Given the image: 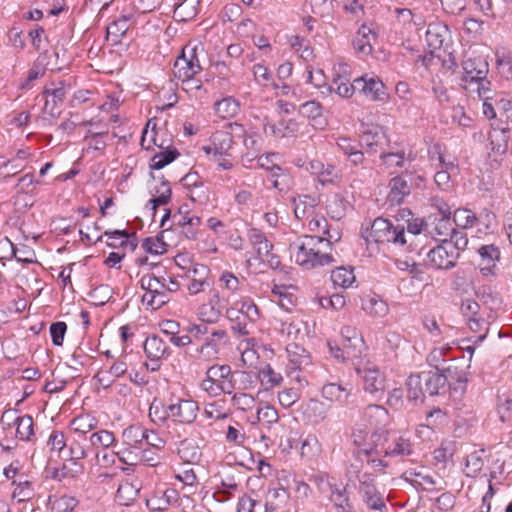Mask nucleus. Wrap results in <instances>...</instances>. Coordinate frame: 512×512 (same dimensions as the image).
I'll list each match as a JSON object with an SVG mask.
<instances>
[{"label": "nucleus", "mask_w": 512, "mask_h": 512, "mask_svg": "<svg viewBox=\"0 0 512 512\" xmlns=\"http://www.w3.org/2000/svg\"><path fill=\"white\" fill-rule=\"evenodd\" d=\"M352 440L357 449L354 452L359 462L366 463L375 472L384 473L388 467L386 457L409 456L413 446L403 435H390L387 430L374 431L369 436L363 429H355Z\"/></svg>", "instance_id": "nucleus-1"}, {"label": "nucleus", "mask_w": 512, "mask_h": 512, "mask_svg": "<svg viewBox=\"0 0 512 512\" xmlns=\"http://www.w3.org/2000/svg\"><path fill=\"white\" fill-rule=\"evenodd\" d=\"M291 257L305 269L324 266L334 261L327 252V242L320 235H305L290 244Z\"/></svg>", "instance_id": "nucleus-2"}, {"label": "nucleus", "mask_w": 512, "mask_h": 512, "mask_svg": "<svg viewBox=\"0 0 512 512\" xmlns=\"http://www.w3.org/2000/svg\"><path fill=\"white\" fill-rule=\"evenodd\" d=\"M365 240L368 246L375 244L378 250L381 247L393 246L402 250H407L408 240L405 234L404 226L400 224H393L390 220L378 217L371 224L370 229L367 231Z\"/></svg>", "instance_id": "nucleus-3"}, {"label": "nucleus", "mask_w": 512, "mask_h": 512, "mask_svg": "<svg viewBox=\"0 0 512 512\" xmlns=\"http://www.w3.org/2000/svg\"><path fill=\"white\" fill-rule=\"evenodd\" d=\"M351 464L348 470L349 482L357 489L363 503L368 509L383 511L386 509L384 493L379 491L375 484L376 475L363 470V464Z\"/></svg>", "instance_id": "nucleus-4"}, {"label": "nucleus", "mask_w": 512, "mask_h": 512, "mask_svg": "<svg viewBox=\"0 0 512 512\" xmlns=\"http://www.w3.org/2000/svg\"><path fill=\"white\" fill-rule=\"evenodd\" d=\"M182 389L179 384L169 387V398L165 397V418H172L177 423H192L198 411V405L195 401L184 399L177 395Z\"/></svg>", "instance_id": "nucleus-5"}, {"label": "nucleus", "mask_w": 512, "mask_h": 512, "mask_svg": "<svg viewBox=\"0 0 512 512\" xmlns=\"http://www.w3.org/2000/svg\"><path fill=\"white\" fill-rule=\"evenodd\" d=\"M288 363L286 365L287 376L301 386L308 384L303 371L311 364L310 354L296 343L288 344L286 347Z\"/></svg>", "instance_id": "nucleus-6"}, {"label": "nucleus", "mask_w": 512, "mask_h": 512, "mask_svg": "<svg viewBox=\"0 0 512 512\" xmlns=\"http://www.w3.org/2000/svg\"><path fill=\"white\" fill-rule=\"evenodd\" d=\"M248 239L257 258L267 267L277 269L280 264V258L273 252V244L268 240L266 235L257 228H251L248 231Z\"/></svg>", "instance_id": "nucleus-7"}, {"label": "nucleus", "mask_w": 512, "mask_h": 512, "mask_svg": "<svg viewBox=\"0 0 512 512\" xmlns=\"http://www.w3.org/2000/svg\"><path fill=\"white\" fill-rule=\"evenodd\" d=\"M196 52L197 47L189 49L188 55L186 49H183L182 54L178 56L174 62L173 74L182 82L191 80L202 70Z\"/></svg>", "instance_id": "nucleus-8"}, {"label": "nucleus", "mask_w": 512, "mask_h": 512, "mask_svg": "<svg viewBox=\"0 0 512 512\" xmlns=\"http://www.w3.org/2000/svg\"><path fill=\"white\" fill-rule=\"evenodd\" d=\"M233 136L228 131H216L209 142L202 146L203 152L210 160H216L219 156H232Z\"/></svg>", "instance_id": "nucleus-9"}, {"label": "nucleus", "mask_w": 512, "mask_h": 512, "mask_svg": "<svg viewBox=\"0 0 512 512\" xmlns=\"http://www.w3.org/2000/svg\"><path fill=\"white\" fill-rule=\"evenodd\" d=\"M141 288L144 290L141 302L145 310L155 312L160 308V278L154 273L141 277Z\"/></svg>", "instance_id": "nucleus-10"}, {"label": "nucleus", "mask_w": 512, "mask_h": 512, "mask_svg": "<svg viewBox=\"0 0 512 512\" xmlns=\"http://www.w3.org/2000/svg\"><path fill=\"white\" fill-rule=\"evenodd\" d=\"M355 370L362 377L364 391L376 399L382 398L385 391L384 374L375 366L364 367L363 369L355 367Z\"/></svg>", "instance_id": "nucleus-11"}, {"label": "nucleus", "mask_w": 512, "mask_h": 512, "mask_svg": "<svg viewBox=\"0 0 512 512\" xmlns=\"http://www.w3.org/2000/svg\"><path fill=\"white\" fill-rule=\"evenodd\" d=\"M428 263L435 269H451L458 260L456 250L450 243L441 244L429 250L427 253Z\"/></svg>", "instance_id": "nucleus-12"}, {"label": "nucleus", "mask_w": 512, "mask_h": 512, "mask_svg": "<svg viewBox=\"0 0 512 512\" xmlns=\"http://www.w3.org/2000/svg\"><path fill=\"white\" fill-rule=\"evenodd\" d=\"M222 299L219 291L211 290L207 302L197 308L198 319L205 324H216L222 316Z\"/></svg>", "instance_id": "nucleus-13"}, {"label": "nucleus", "mask_w": 512, "mask_h": 512, "mask_svg": "<svg viewBox=\"0 0 512 512\" xmlns=\"http://www.w3.org/2000/svg\"><path fill=\"white\" fill-rule=\"evenodd\" d=\"M463 86L469 87L471 84H476V81L483 80L487 77L489 66L488 62L483 57L468 58L463 61Z\"/></svg>", "instance_id": "nucleus-14"}, {"label": "nucleus", "mask_w": 512, "mask_h": 512, "mask_svg": "<svg viewBox=\"0 0 512 512\" xmlns=\"http://www.w3.org/2000/svg\"><path fill=\"white\" fill-rule=\"evenodd\" d=\"M357 89L372 101H384L387 97L383 82L375 76L364 75L354 79Z\"/></svg>", "instance_id": "nucleus-15"}, {"label": "nucleus", "mask_w": 512, "mask_h": 512, "mask_svg": "<svg viewBox=\"0 0 512 512\" xmlns=\"http://www.w3.org/2000/svg\"><path fill=\"white\" fill-rule=\"evenodd\" d=\"M2 423L8 427L16 426V436L28 441L34 434L33 418L30 415L17 416L16 412L8 411L2 416Z\"/></svg>", "instance_id": "nucleus-16"}, {"label": "nucleus", "mask_w": 512, "mask_h": 512, "mask_svg": "<svg viewBox=\"0 0 512 512\" xmlns=\"http://www.w3.org/2000/svg\"><path fill=\"white\" fill-rule=\"evenodd\" d=\"M206 376L216 382L225 394H231L236 389L237 380L229 365H212L206 371Z\"/></svg>", "instance_id": "nucleus-17"}, {"label": "nucleus", "mask_w": 512, "mask_h": 512, "mask_svg": "<svg viewBox=\"0 0 512 512\" xmlns=\"http://www.w3.org/2000/svg\"><path fill=\"white\" fill-rule=\"evenodd\" d=\"M275 437L278 439L279 448L284 452H289L298 446L301 435L298 429L290 423H280L275 428Z\"/></svg>", "instance_id": "nucleus-18"}, {"label": "nucleus", "mask_w": 512, "mask_h": 512, "mask_svg": "<svg viewBox=\"0 0 512 512\" xmlns=\"http://www.w3.org/2000/svg\"><path fill=\"white\" fill-rule=\"evenodd\" d=\"M353 387L350 384L327 383L322 387L321 394L326 400L345 405L352 395Z\"/></svg>", "instance_id": "nucleus-19"}, {"label": "nucleus", "mask_w": 512, "mask_h": 512, "mask_svg": "<svg viewBox=\"0 0 512 512\" xmlns=\"http://www.w3.org/2000/svg\"><path fill=\"white\" fill-rule=\"evenodd\" d=\"M303 419L312 425H317L327 418L328 407L317 399H310L301 407Z\"/></svg>", "instance_id": "nucleus-20"}, {"label": "nucleus", "mask_w": 512, "mask_h": 512, "mask_svg": "<svg viewBox=\"0 0 512 512\" xmlns=\"http://www.w3.org/2000/svg\"><path fill=\"white\" fill-rule=\"evenodd\" d=\"M376 41V33L367 25H361L353 39L354 50L358 54L370 55L373 51V43Z\"/></svg>", "instance_id": "nucleus-21"}, {"label": "nucleus", "mask_w": 512, "mask_h": 512, "mask_svg": "<svg viewBox=\"0 0 512 512\" xmlns=\"http://www.w3.org/2000/svg\"><path fill=\"white\" fill-rule=\"evenodd\" d=\"M435 153L437 154V159L439 161V166L441 167L434 176L435 184L442 190H448L451 187V172L456 169V166L451 161H446L441 154L440 146H434Z\"/></svg>", "instance_id": "nucleus-22"}, {"label": "nucleus", "mask_w": 512, "mask_h": 512, "mask_svg": "<svg viewBox=\"0 0 512 512\" xmlns=\"http://www.w3.org/2000/svg\"><path fill=\"white\" fill-rule=\"evenodd\" d=\"M386 140L383 129L377 125L368 126L360 136V146L369 152H377Z\"/></svg>", "instance_id": "nucleus-23"}, {"label": "nucleus", "mask_w": 512, "mask_h": 512, "mask_svg": "<svg viewBox=\"0 0 512 512\" xmlns=\"http://www.w3.org/2000/svg\"><path fill=\"white\" fill-rule=\"evenodd\" d=\"M481 258L480 270L485 276L493 274L496 263L500 260V250L494 244L483 245L478 249Z\"/></svg>", "instance_id": "nucleus-24"}, {"label": "nucleus", "mask_w": 512, "mask_h": 512, "mask_svg": "<svg viewBox=\"0 0 512 512\" xmlns=\"http://www.w3.org/2000/svg\"><path fill=\"white\" fill-rule=\"evenodd\" d=\"M227 332L223 329H217L211 332L210 337L200 348V354L207 359L215 358L222 345L227 342Z\"/></svg>", "instance_id": "nucleus-25"}, {"label": "nucleus", "mask_w": 512, "mask_h": 512, "mask_svg": "<svg viewBox=\"0 0 512 512\" xmlns=\"http://www.w3.org/2000/svg\"><path fill=\"white\" fill-rule=\"evenodd\" d=\"M126 371L127 364L123 361H116L109 369L99 370L94 376V379L103 388H109L114 383V381L118 377L124 375Z\"/></svg>", "instance_id": "nucleus-26"}, {"label": "nucleus", "mask_w": 512, "mask_h": 512, "mask_svg": "<svg viewBox=\"0 0 512 512\" xmlns=\"http://www.w3.org/2000/svg\"><path fill=\"white\" fill-rule=\"evenodd\" d=\"M389 187V200L391 203L395 204H401L405 197L410 195L412 192L408 183V179L404 173L400 176L392 178L390 180Z\"/></svg>", "instance_id": "nucleus-27"}, {"label": "nucleus", "mask_w": 512, "mask_h": 512, "mask_svg": "<svg viewBox=\"0 0 512 512\" xmlns=\"http://www.w3.org/2000/svg\"><path fill=\"white\" fill-rule=\"evenodd\" d=\"M364 416L370 425L377 428L376 431L385 430L384 428L390 422L387 409L381 405H369L365 409Z\"/></svg>", "instance_id": "nucleus-28"}, {"label": "nucleus", "mask_w": 512, "mask_h": 512, "mask_svg": "<svg viewBox=\"0 0 512 512\" xmlns=\"http://www.w3.org/2000/svg\"><path fill=\"white\" fill-rule=\"evenodd\" d=\"M179 324L174 320H162V335L168 338V341L177 347H184L192 342L191 336H178Z\"/></svg>", "instance_id": "nucleus-29"}, {"label": "nucleus", "mask_w": 512, "mask_h": 512, "mask_svg": "<svg viewBox=\"0 0 512 512\" xmlns=\"http://www.w3.org/2000/svg\"><path fill=\"white\" fill-rule=\"evenodd\" d=\"M316 198L309 195H299L292 199L295 217L299 220L309 218L316 206Z\"/></svg>", "instance_id": "nucleus-30"}, {"label": "nucleus", "mask_w": 512, "mask_h": 512, "mask_svg": "<svg viewBox=\"0 0 512 512\" xmlns=\"http://www.w3.org/2000/svg\"><path fill=\"white\" fill-rule=\"evenodd\" d=\"M448 30L445 25L440 23L430 24L426 31V41L431 51L434 52L442 48Z\"/></svg>", "instance_id": "nucleus-31"}, {"label": "nucleus", "mask_w": 512, "mask_h": 512, "mask_svg": "<svg viewBox=\"0 0 512 512\" xmlns=\"http://www.w3.org/2000/svg\"><path fill=\"white\" fill-rule=\"evenodd\" d=\"M474 2L486 16L504 18L509 12V7L502 0H474Z\"/></svg>", "instance_id": "nucleus-32"}, {"label": "nucleus", "mask_w": 512, "mask_h": 512, "mask_svg": "<svg viewBox=\"0 0 512 512\" xmlns=\"http://www.w3.org/2000/svg\"><path fill=\"white\" fill-rule=\"evenodd\" d=\"M422 378L425 394L427 393L430 396L438 394L440 388L444 387L447 381V377L439 370L422 372Z\"/></svg>", "instance_id": "nucleus-33"}, {"label": "nucleus", "mask_w": 512, "mask_h": 512, "mask_svg": "<svg viewBox=\"0 0 512 512\" xmlns=\"http://www.w3.org/2000/svg\"><path fill=\"white\" fill-rule=\"evenodd\" d=\"M140 486L139 482L125 480L118 486L116 497L120 504L129 505L130 502L134 501L139 493Z\"/></svg>", "instance_id": "nucleus-34"}, {"label": "nucleus", "mask_w": 512, "mask_h": 512, "mask_svg": "<svg viewBox=\"0 0 512 512\" xmlns=\"http://www.w3.org/2000/svg\"><path fill=\"white\" fill-rule=\"evenodd\" d=\"M157 126V117H152L148 120L145 128L143 129L140 144L144 150L151 151L155 146H158L156 143L158 136Z\"/></svg>", "instance_id": "nucleus-35"}, {"label": "nucleus", "mask_w": 512, "mask_h": 512, "mask_svg": "<svg viewBox=\"0 0 512 512\" xmlns=\"http://www.w3.org/2000/svg\"><path fill=\"white\" fill-rule=\"evenodd\" d=\"M129 21V17L122 16L112 22L107 27V39L110 40L114 45L120 43L121 38L126 34L130 27Z\"/></svg>", "instance_id": "nucleus-36"}, {"label": "nucleus", "mask_w": 512, "mask_h": 512, "mask_svg": "<svg viewBox=\"0 0 512 512\" xmlns=\"http://www.w3.org/2000/svg\"><path fill=\"white\" fill-rule=\"evenodd\" d=\"M422 373L412 374L406 381L407 398L410 401L422 400L425 395Z\"/></svg>", "instance_id": "nucleus-37"}, {"label": "nucleus", "mask_w": 512, "mask_h": 512, "mask_svg": "<svg viewBox=\"0 0 512 512\" xmlns=\"http://www.w3.org/2000/svg\"><path fill=\"white\" fill-rule=\"evenodd\" d=\"M226 317L231 322H234V324L232 325V329L234 332L240 335H249L252 333L251 328L253 323H250L247 320V318L239 315L238 310L234 309L233 307L228 308L226 310Z\"/></svg>", "instance_id": "nucleus-38"}, {"label": "nucleus", "mask_w": 512, "mask_h": 512, "mask_svg": "<svg viewBox=\"0 0 512 512\" xmlns=\"http://www.w3.org/2000/svg\"><path fill=\"white\" fill-rule=\"evenodd\" d=\"M463 316L469 320V326L472 330L476 331L480 326V318L477 317L480 310V305L473 299H464L460 307Z\"/></svg>", "instance_id": "nucleus-39"}, {"label": "nucleus", "mask_w": 512, "mask_h": 512, "mask_svg": "<svg viewBox=\"0 0 512 512\" xmlns=\"http://www.w3.org/2000/svg\"><path fill=\"white\" fill-rule=\"evenodd\" d=\"M234 309L239 311V315L247 318L250 323H255L260 317V312L256 304L250 298H242L235 303Z\"/></svg>", "instance_id": "nucleus-40"}, {"label": "nucleus", "mask_w": 512, "mask_h": 512, "mask_svg": "<svg viewBox=\"0 0 512 512\" xmlns=\"http://www.w3.org/2000/svg\"><path fill=\"white\" fill-rule=\"evenodd\" d=\"M437 231L438 235H448V231H450V239H444L443 242L450 243L456 250V255L459 258L460 252L463 251L468 244V238L466 234L449 227L448 230H445V232L441 231L440 229H438Z\"/></svg>", "instance_id": "nucleus-41"}, {"label": "nucleus", "mask_w": 512, "mask_h": 512, "mask_svg": "<svg viewBox=\"0 0 512 512\" xmlns=\"http://www.w3.org/2000/svg\"><path fill=\"white\" fill-rule=\"evenodd\" d=\"M172 218L173 224L178 225H191V226H198L201 224V218L199 216H192V217H186L181 215L180 210L178 213H175L172 215V209L171 208H165L164 213L162 215V228L165 227L166 223Z\"/></svg>", "instance_id": "nucleus-42"}, {"label": "nucleus", "mask_w": 512, "mask_h": 512, "mask_svg": "<svg viewBox=\"0 0 512 512\" xmlns=\"http://www.w3.org/2000/svg\"><path fill=\"white\" fill-rule=\"evenodd\" d=\"M239 104L232 97L223 98L217 101L214 105L215 113L222 119H227L235 116L238 113Z\"/></svg>", "instance_id": "nucleus-43"}, {"label": "nucleus", "mask_w": 512, "mask_h": 512, "mask_svg": "<svg viewBox=\"0 0 512 512\" xmlns=\"http://www.w3.org/2000/svg\"><path fill=\"white\" fill-rule=\"evenodd\" d=\"M362 308L371 316L374 317H384L389 312L388 304L376 297H370L363 301Z\"/></svg>", "instance_id": "nucleus-44"}, {"label": "nucleus", "mask_w": 512, "mask_h": 512, "mask_svg": "<svg viewBox=\"0 0 512 512\" xmlns=\"http://www.w3.org/2000/svg\"><path fill=\"white\" fill-rule=\"evenodd\" d=\"M291 48L300 53V57L305 61L313 59V49L310 46L309 40L299 35H292L288 40Z\"/></svg>", "instance_id": "nucleus-45"}, {"label": "nucleus", "mask_w": 512, "mask_h": 512, "mask_svg": "<svg viewBox=\"0 0 512 512\" xmlns=\"http://www.w3.org/2000/svg\"><path fill=\"white\" fill-rule=\"evenodd\" d=\"M268 172V179L275 189H277L280 192L289 189L291 178L290 175L284 169L277 165L275 168Z\"/></svg>", "instance_id": "nucleus-46"}, {"label": "nucleus", "mask_w": 512, "mask_h": 512, "mask_svg": "<svg viewBox=\"0 0 512 512\" xmlns=\"http://www.w3.org/2000/svg\"><path fill=\"white\" fill-rule=\"evenodd\" d=\"M152 181L149 183V192L152 195V198L149 200L148 204L145 206L143 214L150 218L152 222H155V218L157 215V208L160 205V196H156L159 192V188L157 183H155V177L151 173Z\"/></svg>", "instance_id": "nucleus-47"}, {"label": "nucleus", "mask_w": 512, "mask_h": 512, "mask_svg": "<svg viewBox=\"0 0 512 512\" xmlns=\"http://www.w3.org/2000/svg\"><path fill=\"white\" fill-rule=\"evenodd\" d=\"M70 90V84L66 83L65 81H59L54 88L45 89L43 92V94L46 96L45 109H47L49 106V96L52 97L53 104L57 105L58 103H62L64 101Z\"/></svg>", "instance_id": "nucleus-48"}, {"label": "nucleus", "mask_w": 512, "mask_h": 512, "mask_svg": "<svg viewBox=\"0 0 512 512\" xmlns=\"http://www.w3.org/2000/svg\"><path fill=\"white\" fill-rule=\"evenodd\" d=\"M455 225L462 229L472 228L478 221L476 214L468 208H458L453 213Z\"/></svg>", "instance_id": "nucleus-49"}, {"label": "nucleus", "mask_w": 512, "mask_h": 512, "mask_svg": "<svg viewBox=\"0 0 512 512\" xmlns=\"http://www.w3.org/2000/svg\"><path fill=\"white\" fill-rule=\"evenodd\" d=\"M321 452V445L316 435L309 434L302 441L300 454L303 458L314 459L319 456Z\"/></svg>", "instance_id": "nucleus-50"}, {"label": "nucleus", "mask_w": 512, "mask_h": 512, "mask_svg": "<svg viewBox=\"0 0 512 512\" xmlns=\"http://www.w3.org/2000/svg\"><path fill=\"white\" fill-rule=\"evenodd\" d=\"M244 146L247 149V152L243 154L242 161L244 165L247 163H251L258 157L261 151V139L257 136H246L244 138Z\"/></svg>", "instance_id": "nucleus-51"}, {"label": "nucleus", "mask_w": 512, "mask_h": 512, "mask_svg": "<svg viewBox=\"0 0 512 512\" xmlns=\"http://www.w3.org/2000/svg\"><path fill=\"white\" fill-rule=\"evenodd\" d=\"M431 206L436 208L441 215V219L439 223L436 226V230L444 228L445 230H448V226H450L449 220L451 216V209L450 206L441 198L435 196L432 197L431 200Z\"/></svg>", "instance_id": "nucleus-52"}, {"label": "nucleus", "mask_w": 512, "mask_h": 512, "mask_svg": "<svg viewBox=\"0 0 512 512\" xmlns=\"http://www.w3.org/2000/svg\"><path fill=\"white\" fill-rule=\"evenodd\" d=\"M331 281L335 286L348 288L355 281V275L352 269H348L346 267H339L332 271Z\"/></svg>", "instance_id": "nucleus-53"}, {"label": "nucleus", "mask_w": 512, "mask_h": 512, "mask_svg": "<svg viewBox=\"0 0 512 512\" xmlns=\"http://www.w3.org/2000/svg\"><path fill=\"white\" fill-rule=\"evenodd\" d=\"M451 348L448 345H442L439 347H435L428 355L427 361L431 366H434L436 370L442 371L446 370L448 373L451 372V367H441V364L445 362V357Z\"/></svg>", "instance_id": "nucleus-54"}, {"label": "nucleus", "mask_w": 512, "mask_h": 512, "mask_svg": "<svg viewBox=\"0 0 512 512\" xmlns=\"http://www.w3.org/2000/svg\"><path fill=\"white\" fill-rule=\"evenodd\" d=\"M51 512H77L78 500L71 496H61L50 500Z\"/></svg>", "instance_id": "nucleus-55"}, {"label": "nucleus", "mask_w": 512, "mask_h": 512, "mask_svg": "<svg viewBox=\"0 0 512 512\" xmlns=\"http://www.w3.org/2000/svg\"><path fill=\"white\" fill-rule=\"evenodd\" d=\"M326 208L331 218L339 220L345 215L346 204L340 195L333 194L328 199Z\"/></svg>", "instance_id": "nucleus-56"}, {"label": "nucleus", "mask_w": 512, "mask_h": 512, "mask_svg": "<svg viewBox=\"0 0 512 512\" xmlns=\"http://www.w3.org/2000/svg\"><path fill=\"white\" fill-rule=\"evenodd\" d=\"M178 455L185 463L191 464L199 459L200 452L197 446L187 440H184L178 447Z\"/></svg>", "instance_id": "nucleus-57"}, {"label": "nucleus", "mask_w": 512, "mask_h": 512, "mask_svg": "<svg viewBox=\"0 0 512 512\" xmlns=\"http://www.w3.org/2000/svg\"><path fill=\"white\" fill-rule=\"evenodd\" d=\"M342 180V175L339 170L336 169L335 166L331 164H327L324 166L320 176L318 177V181L320 184L324 185H339Z\"/></svg>", "instance_id": "nucleus-58"}, {"label": "nucleus", "mask_w": 512, "mask_h": 512, "mask_svg": "<svg viewBox=\"0 0 512 512\" xmlns=\"http://www.w3.org/2000/svg\"><path fill=\"white\" fill-rule=\"evenodd\" d=\"M70 451V461L73 468L71 471L74 474L81 473L83 471V466L78 463V460L83 459L87 456V452L84 447L79 442H73L69 447Z\"/></svg>", "instance_id": "nucleus-59"}, {"label": "nucleus", "mask_w": 512, "mask_h": 512, "mask_svg": "<svg viewBox=\"0 0 512 512\" xmlns=\"http://www.w3.org/2000/svg\"><path fill=\"white\" fill-rule=\"evenodd\" d=\"M72 428L75 432L86 434L97 426V420L90 415H81L73 419Z\"/></svg>", "instance_id": "nucleus-60"}, {"label": "nucleus", "mask_w": 512, "mask_h": 512, "mask_svg": "<svg viewBox=\"0 0 512 512\" xmlns=\"http://www.w3.org/2000/svg\"><path fill=\"white\" fill-rule=\"evenodd\" d=\"M15 488L12 493V497L17 499L19 502L27 501L33 497L32 483L28 480L14 481Z\"/></svg>", "instance_id": "nucleus-61"}, {"label": "nucleus", "mask_w": 512, "mask_h": 512, "mask_svg": "<svg viewBox=\"0 0 512 512\" xmlns=\"http://www.w3.org/2000/svg\"><path fill=\"white\" fill-rule=\"evenodd\" d=\"M259 376L262 383L270 388L279 386L283 381L281 373L276 372L270 365L263 367L259 372Z\"/></svg>", "instance_id": "nucleus-62"}, {"label": "nucleus", "mask_w": 512, "mask_h": 512, "mask_svg": "<svg viewBox=\"0 0 512 512\" xmlns=\"http://www.w3.org/2000/svg\"><path fill=\"white\" fill-rule=\"evenodd\" d=\"M484 461L479 452L470 453L466 458L465 472L467 476H476L483 468Z\"/></svg>", "instance_id": "nucleus-63"}, {"label": "nucleus", "mask_w": 512, "mask_h": 512, "mask_svg": "<svg viewBox=\"0 0 512 512\" xmlns=\"http://www.w3.org/2000/svg\"><path fill=\"white\" fill-rule=\"evenodd\" d=\"M298 112L308 119L315 120L322 116L323 107L317 101H306L298 107Z\"/></svg>", "instance_id": "nucleus-64"}]
</instances>
